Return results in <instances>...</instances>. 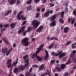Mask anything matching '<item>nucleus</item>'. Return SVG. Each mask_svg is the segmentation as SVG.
<instances>
[{"instance_id":"1a4fd4ad","label":"nucleus","mask_w":76,"mask_h":76,"mask_svg":"<svg viewBox=\"0 0 76 76\" xmlns=\"http://www.w3.org/2000/svg\"><path fill=\"white\" fill-rule=\"evenodd\" d=\"M56 18V15H54L53 16H51L48 18V20H50V21H52L53 20H54Z\"/></svg>"},{"instance_id":"8fccbe9b","label":"nucleus","mask_w":76,"mask_h":76,"mask_svg":"<svg viewBox=\"0 0 76 76\" xmlns=\"http://www.w3.org/2000/svg\"><path fill=\"white\" fill-rule=\"evenodd\" d=\"M4 26H5V27H8L9 26V25L8 24L4 25Z\"/></svg>"},{"instance_id":"c03bdc74","label":"nucleus","mask_w":76,"mask_h":76,"mask_svg":"<svg viewBox=\"0 0 76 76\" xmlns=\"http://www.w3.org/2000/svg\"><path fill=\"white\" fill-rule=\"evenodd\" d=\"M55 4L52 3L50 4V7H52L54 6Z\"/></svg>"},{"instance_id":"58836bf2","label":"nucleus","mask_w":76,"mask_h":76,"mask_svg":"<svg viewBox=\"0 0 76 76\" xmlns=\"http://www.w3.org/2000/svg\"><path fill=\"white\" fill-rule=\"evenodd\" d=\"M30 75V73L29 72H27L25 75L26 76H29Z\"/></svg>"},{"instance_id":"de8ad7c7","label":"nucleus","mask_w":76,"mask_h":76,"mask_svg":"<svg viewBox=\"0 0 76 76\" xmlns=\"http://www.w3.org/2000/svg\"><path fill=\"white\" fill-rule=\"evenodd\" d=\"M26 21H24L23 22L22 25H25V24H26Z\"/></svg>"},{"instance_id":"393cba45","label":"nucleus","mask_w":76,"mask_h":76,"mask_svg":"<svg viewBox=\"0 0 76 76\" xmlns=\"http://www.w3.org/2000/svg\"><path fill=\"white\" fill-rule=\"evenodd\" d=\"M53 39H55V40H58V39H57L56 37H53L51 38L50 39V40L51 41V40H52Z\"/></svg>"},{"instance_id":"680f3d73","label":"nucleus","mask_w":76,"mask_h":76,"mask_svg":"<svg viewBox=\"0 0 76 76\" xmlns=\"http://www.w3.org/2000/svg\"><path fill=\"white\" fill-rule=\"evenodd\" d=\"M16 46V45L15 44V43L14 44H13V47L14 48H15V47Z\"/></svg>"},{"instance_id":"4be33fe9","label":"nucleus","mask_w":76,"mask_h":76,"mask_svg":"<svg viewBox=\"0 0 76 76\" xmlns=\"http://www.w3.org/2000/svg\"><path fill=\"white\" fill-rule=\"evenodd\" d=\"M15 23H12L10 25V26H11V28H14L15 27Z\"/></svg>"},{"instance_id":"9b49d317","label":"nucleus","mask_w":76,"mask_h":76,"mask_svg":"<svg viewBox=\"0 0 76 76\" xmlns=\"http://www.w3.org/2000/svg\"><path fill=\"white\" fill-rule=\"evenodd\" d=\"M43 28V27L42 26H41L39 27V28L36 30L37 32H42V29Z\"/></svg>"},{"instance_id":"a19ab883","label":"nucleus","mask_w":76,"mask_h":76,"mask_svg":"<svg viewBox=\"0 0 76 76\" xmlns=\"http://www.w3.org/2000/svg\"><path fill=\"white\" fill-rule=\"evenodd\" d=\"M40 0H34V2L36 3H38L39 2Z\"/></svg>"},{"instance_id":"dca6fc26","label":"nucleus","mask_w":76,"mask_h":76,"mask_svg":"<svg viewBox=\"0 0 76 76\" xmlns=\"http://www.w3.org/2000/svg\"><path fill=\"white\" fill-rule=\"evenodd\" d=\"M45 68V64H43L41 65L39 67V70H42L43 69V68Z\"/></svg>"},{"instance_id":"39448f33","label":"nucleus","mask_w":76,"mask_h":76,"mask_svg":"<svg viewBox=\"0 0 76 76\" xmlns=\"http://www.w3.org/2000/svg\"><path fill=\"white\" fill-rule=\"evenodd\" d=\"M40 22H37V20H33L31 22V25L33 26L35 28H37L40 25Z\"/></svg>"},{"instance_id":"2f4dec72","label":"nucleus","mask_w":76,"mask_h":76,"mask_svg":"<svg viewBox=\"0 0 76 76\" xmlns=\"http://www.w3.org/2000/svg\"><path fill=\"white\" fill-rule=\"evenodd\" d=\"M59 21H60L62 23H64V20L62 19H59Z\"/></svg>"},{"instance_id":"c9c22d12","label":"nucleus","mask_w":76,"mask_h":76,"mask_svg":"<svg viewBox=\"0 0 76 76\" xmlns=\"http://www.w3.org/2000/svg\"><path fill=\"white\" fill-rule=\"evenodd\" d=\"M71 43V42L70 41H68L67 42L66 44V45H68L69 44Z\"/></svg>"},{"instance_id":"7c9ffc66","label":"nucleus","mask_w":76,"mask_h":76,"mask_svg":"<svg viewBox=\"0 0 76 76\" xmlns=\"http://www.w3.org/2000/svg\"><path fill=\"white\" fill-rule=\"evenodd\" d=\"M75 45H76V42L75 43H74L72 44V48H74L75 47Z\"/></svg>"},{"instance_id":"bf43d9fd","label":"nucleus","mask_w":76,"mask_h":76,"mask_svg":"<svg viewBox=\"0 0 76 76\" xmlns=\"http://www.w3.org/2000/svg\"><path fill=\"white\" fill-rule=\"evenodd\" d=\"M20 3V1L19 0H18L17 1V4H19Z\"/></svg>"},{"instance_id":"5701e85b","label":"nucleus","mask_w":76,"mask_h":76,"mask_svg":"<svg viewBox=\"0 0 76 76\" xmlns=\"http://www.w3.org/2000/svg\"><path fill=\"white\" fill-rule=\"evenodd\" d=\"M61 66L62 69H63L66 67V65L64 64H62L61 65Z\"/></svg>"},{"instance_id":"0e129e2a","label":"nucleus","mask_w":76,"mask_h":76,"mask_svg":"<svg viewBox=\"0 0 76 76\" xmlns=\"http://www.w3.org/2000/svg\"><path fill=\"white\" fill-rule=\"evenodd\" d=\"M4 41H5V42L6 43L8 44L6 40L5 39H4Z\"/></svg>"},{"instance_id":"423d86ee","label":"nucleus","mask_w":76,"mask_h":76,"mask_svg":"<svg viewBox=\"0 0 76 76\" xmlns=\"http://www.w3.org/2000/svg\"><path fill=\"white\" fill-rule=\"evenodd\" d=\"M23 11H21L20 12L17 16V18L19 20L22 19L23 20H24L26 19V17H23V15H21Z\"/></svg>"},{"instance_id":"f704fd0d","label":"nucleus","mask_w":76,"mask_h":76,"mask_svg":"<svg viewBox=\"0 0 76 76\" xmlns=\"http://www.w3.org/2000/svg\"><path fill=\"white\" fill-rule=\"evenodd\" d=\"M39 13H37L36 14V17L37 18H38L39 17Z\"/></svg>"},{"instance_id":"412c9836","label":"nucleus","mask_w":76,"mask_h":76,"mask_svg":"<svg viewBox=\"0 0 76 76\" xmlns=\"http://www.w3.org/2000/svg\"><path fill=\"white\" fill-rule=\"evenodd\" d=\"M26 8H27V10H31L32 8L31 6V5H30L28 7H26Z\"/></svg>"},{"instance_id":"e433bc0d","label":"nucleus","mask_w":76,"mask_h":76,"mask_svg":"<svg viewBox=\"0 0 76 76\" xmlns=\"http://www.w3.org/2000/svg\"><path fill=\"white\" fill-rule=\"evenodd\" d=\"M49 12V13L50 14H52V13H53V11L52 10H51L50 11H48Z\"/></svg>"},{"instance_id":"4d7b16f0","label":"nucleus","mask_w":76,"mask_h":76,"mask_svg":"<svg viewBox=\"0 0 76 76\" xmlns=\"http://www.w3.org/2000/svg\"><path fill=\"white\" fill-rule=\"evenodd\" d=\"M32 70V68L30 69L29 70V72H31Z\"/></svg>"},{"instance_id":"603ef678","label":"nucleus","mask_w":76,"mask_h":76,"mask_svg":"<svg viewBox=\"0 0 76 76\" xmlns=\"http://www.w3.org/2000/svg\"><path fill=\"white\" fill-rule=\"evenodd\" d=\"M44 0H42V2L43 3H44L46 2V0H45L44 1Z\"/></svg>"},{"instance_id":"a18cd8bd","label":"nucleus","mask_w":76,"mask_h":76,"mask_svg":"<svg viewBox=\"0 0 76 76\" xmlns=\"http://www.w3.org/2000/svg\"><path fill=\"white\" fill-rule=\"evenodd\" d=\"M69 75V73L68 72H66L64 74L65 76H67Z\"/></svg>"},{"instance_id":"a211bd4d","label":"nucleus","mask_w":76,"mask_h":76,"mask_svg":"<svg viewBox=\"0 0 76 76\" xmlns=\"http://www.w3.org/2000/svg\"><path fill=\"white\" fill-rule=\"evenodd\" d=\"M7 48H6L5 49H4V48H3L2 49V52L4 53H5L7 51Z\"/></svg>"},{"instance_id":"cd10ccee","label":"nucleus","mask_w":76,"mask_h":76,"mask_svg":"<svg viewBox=\"0 0 76 76\" xmlns=\"http://www.w3.org/2000/svg\"><path fill=\"white\" fill-rule=\"evenodd\" d=\"M71 59H69L68 61L66 63V65H68L70 64L71 63V61H70Z\"/></svg>"},{"instance_id":"ddd939ff","label":"nucleus","mask_w":76,"mask_h":76,"mask_svg":"<svg viewBox=\"0 0 76 76\" xmlns=\"http://www.w3.org/2000/svg\"><path fill=\"white\" fill-rule=\"evenodd\" d=\"M56 25V21L55 20H53L50 24V26H53Z\"/></svg>"},{"instance_id":"09e8293b","label":"nucleus","mask_w":76,"mask_h":76,"mask_svg":"<svg viewBox=\"0 0 76 76\" xmlns=\"http://www.w3.org/2000/svg\"><path fill=\"white\" fill-rule=\"evenodd\" d=\"M61 16L62 17L64 15V12H63L61 13Z\"/></svg>"},{"instance_id":"9d476101","label":"nucleus","mask_w":76,"mask_h":76,"mask_svg":"<svg viewBox=\"0 0 76 76\" xmlns=\"http://www.w3.org/2000/svg\"><path fill=\"white\" fill-rule=\"evenodd\" d=\"M25 28H26L25 26L22 27L21 28V30H20L19 31H18V33L19 34H21L23 31H24V30Z\"/></svg>"},{"instance_id":"6e6d98bb","label":"nucleus","mask_w":76,"mask_h":76,"mask_svg":"<svg viewBox=\"0 0 76 76\" xmlns=\"http://www.w3.org/2000/svg\"><path fill=\"white\" fill-rule=\"evenodd\" d=\"M37 12H39L40 11V9L39 8L37 9Z\"/></svg>"},{"instance_id":"a878e982","label":"nucleus","mask_w":76,"mask_h":76,"mask_svg":"<svg viewBox=\"0 0 76 76\" xmlns=\"http://www.w3.org/2000/svg\"><path fill=\"white\" fill-rule=\"evenodd\" d=\"M32 0H28L26 4H31V3Z\"/></svg>"},{"instance_id":"79ce46f5","label":"nucleus","mask_w":76,"mask_h":76,"mask_svg":"<svg viewBox=\"0 0 76 76\" xmlns=\"http://www.w3.org/2000/svg\"><path fill=\"white\" fill-rule=\"evenodd\" d=\"M56 69H57V70H58L59 71H60L61 70V68L59 67H56Z\"/></svg>"},{"instance_id":"473e14b6","label":"nucleus","mask_w":76,"mask_h":76,"mask_svg":"<svg viewBox=\"0 0 76 76\" xmlns=\"http://www.w3.org/2000/svg\"><path fill=\"white\" fill-rule=\"evenodd\" d=\"M73 14L76 16V9H75L73 12Z\"/></svg>"},{"instance_id":"c756f323","label":"nucleus","mask_w":76,"mask_h":76,"mask_svg":"<svg viewBox=\"0 0 76 76\" xmlns=\"http://www.w3.org/2000/svg\"><path fill=\"white\" fill-rule=\"evenodd\" d=\"M48 74V75L49 76H51L50 74L49 73H46V74H42V75H41V76H45L44 75H47Z\"/></svg>"},{"instance_id":"338daca9","label":"nucleus","mask_w":76,"mask_h":76,"mask_svg":"<svg viewBox=\"0 0 76 76\" xmlns=\"http://www.w3.org/2000/svg\"><path fill=\"white\" fill-rule=\"evenodd\" d=\"M65 6L67 7L68 6V4L66 3L65 4H64Z\"/></svg>"},{"instance_id":"49530a36","label":"nucleus","mask_w":76,"mask_h":76,"mask_svg":"<svg viewBox=\"0 0 76 76\" xmlns=\"http://www.w3.org/2000/svg\"><path fill=\"white\" fill-rule=\"evenodd\" d=\"M74 54H71L70 56V57H71V58H72V57H74Z\"/></svg>"},{"instance_id":"69168bd1","label":"nucleus","mask_w":76,"mask_h":76,"mask_svg":"<svg viewBox=\"0 0 76 76\" xmlns=\"http://www.w3.org/2000/svg\"><path fill=\"white\" fill-rule=\"evenodd\" d=\"M55 76H58V74L57 73H55Z\"/></svg>"},{"instance_id":"4c0bfd02","label":"nucleus","mask_w":76,"mask_h":76,"mask_svg":"<svg viewBox=\"0 0 76 76\" xmlns=\"http://www.w3.org/2000/svg\"><path fill=\"white\" fill-rule=\"evenodd\" d=\"M33 67H38L39 66L36 64L33 65L32 66Z\"/></svg>"},{"instance_id":"f3484780","label":"nucleus","mask_w":76,"mask_h":76,"mask_svg":"<svg viewBox=\"0 0 76 76\" xmlns=\"http://www.w3.org/2000/svg\"><path fill=\"white\" fill-rule=\"evenodd\" d=\"M45 52L46 54V55L45 57V59L46 60L49 57V54H48V52L47 50H45Z\"/></svg>"},{"instance_id":"0eeeda50","label":"nucleus","mask_w":76,"mask_h":76,"mask_svg":"<svg viewBox=\"0 0 76 76\" xmlns=\"http://www.w3.org/2000/svg\"><path fill=\"white\" fill-rule=\"evenodd\" d=\"M18 60H17L16 61L13 62V63L12 64V65L11 69L10 71V73L9 75L8 76H10V75H11V73L12 70V68L13 66L15 67L16 66L18 62Z\"/></svg>"},{"instance_id":"ea45409f","label":"nucleus","mask_w":76,"mask_h":76,"mask_svg":"<svg viewBox=\"0 0 76 76\" xmlns=\"http://www.w3.org/2000/svg\"><path fill=\"white\" fill-rule=\"evenodd\" d=\"M65 11L67 12H68V9L67 7H65Z\"/></svg>"},{"instance_id":"f8f14e48","label":"nucleus","mask_w":76,"mask_h":76,"mask_svg":"<svg viewBox=\"0 0 76 76\" xmlns=\"http://www.w3.org/2000/svg\"><path fill=\"white\" fill-rule=\"evenodd\" d=\"M10 4H12L16 3V0H8Z\"/></svg>"},{"instance_id":"37998d69","label":"nucleus","mask_w":76,"mask_h":76,"mask_svg":"<svg viewBox=\"0 0 76 76\" xmlns=\"http://www.w3.org/2000/svg\"><path fill=\"white\" fill-rule=\"evenodd\" d=\"M72 20V18H69L68 19V21L69 23H70V21Z\"/></svg>"},{"instance_id":"3c124183","label":"nucleus","mask_w":76,"mask_h":76,"mask_svg":"<svg viewBox=\"0 0 76 76\" xmlns=\"http://www.w3.org/2000/svg\"><path fill=\"white\" fill-rule=\"evenodd\" d=\"M75 19H73V20L72 21V22H71V24H73L74 21H75Z\"/></svg>"},{"instance_id":"13d9d810","label":"nucleus","mask_w":76,"mask_h":76,"mask_svg":"<svg viewBox=\"0 0 76 76\" xmlns=\"http://www.w3.org/2000/svg\"><path fill=\"white\" fill-rule=\"evenodd\" d=\"M45 9H42V12H44L45 11Z\"/></svg>"},{"instance_id":"20e7f679","label":"nucleus","mask_w":76,"mask_h":76,"mask_svg":"<svg viewBox=\"0 0 76 76\" xmlns=\"http://www.w3.org/2000/svg\"><path fill=\"white\" fill-rule=\"evenodd\" d=\"M28 38L27 37H25L23 39L21 43V44L25 46H27L29 45L30 43L28 42Z\"/></svg>"},{"instance_id":"72a5a7b5","label":"nucleus","mask_w":76,"mask_h":76,"mask_svg":"<svg viewBox=\"0 0 76 76\" xmlns=\"http://www.w3.org/2000/svg\"><path fill=\"white\" fill-rule=\"evenodd\" d=\"M54 44H52L49 47V48L50 49L53 48L54 46Z\"/></svg>"},{"instance_id":"f03ea898","label":"nucleus","mask_w":76,"mask_h":76,"mask_svg":"<svg viewBox=\"0 0 76 76\" xmlns=\"http://www.w3.org/2000/svg\"><path fill=\"white\" fill-rule=\"evenodd\" d=\"M29 59H27L25 61V66H23V65H21L20 66L19 68H18L17 67H15L14 68V70L13 71V72L14 73H15L19 71V70L20 69L21 70H23L24 69V68L26 66H27L28 65V62Z\"/></svg>"},{"instance_id":"f257e3e1","label":"nucleus","mask_w":76,"mask_h":76,"mask_svg":"<svg viewBox=\"0 0 76 76\" xmlns=\"http://www.w3.org/2000/svg\"><path fill=\"white\" fill-rule=\"evenodd\" d=\"M44 46V45L42 44L40 46V47L38 48L37 50L36 51V53H34L33 54V55L31 56V58H34L35 57H36V58L39 61H41L42 60V58L38 56L37 55V54L41 50H42L43 49L42 48Z\"/></svg>"},{"instance_id":"7ed1b4c3","label":"nucleus","mask_w":76,"mask_h":76,"mask_svg":"<svg viewBox=\"0 0 76 76\" xmlns=\"http://www.w3.org/2000/svg\"><path fill=\"white\" fill-rule=\"evenodd\" d=\"M63 52L62 51H61L59 52H58L57 54H56V53H54V52H52L51 53V54L57 56L58 55H59V57L60 58H61L62 57H64L66 55V53H62ZM56 54V55H55Z\"/></svg>"},{"instance_id":"c85d7f7f","label":"nucleus","mask_w":76,"mask_h":76,"mask_svg":"<svg viewBox=\"0 0 76 76\" xmlns=\"http://www.w3.org/2000/svg\"><path fill=\"white\" fill-rule=\"evenodd\" d=\"M28 58V55H26L25 56H24L23 58L24 60H26V59H27Z\"/></svg>"},{"instance_id":"bb28decb","label":"nucleus","mask_w":76,"mask_h":76,"mask_svg":"<svg viewBox=\"0 0 76 76\" xmlns=\"http://www.w3.org/2000/svg\"><path fill=\"white\" fill-rule=\"evenodd\" d=\"M55 62V60H52L50 61V64L51 65H53Z\"/></svg>"},{"instance_id":"5fc2aeb1","label":"nucleus","mask_w":76,"mask_h":76,"mask_svg":"<svg viewBox=\"0 0 76 76\" xmlns=\"http://www.w3.org/2000/svg\"><path fill=\"white\" fill-rule=\"evenodd\" d=\"M27 32H26V31L25 32L23 33V36H25L26 35V33Z\"/></svg>"},{"instance_id":"aec40b11","label":"nucleus","mask_w":76,"mask_h":76,"mask_svg":"<svg viewBox=\"0 0 76 76\" xmlns=\"http://www.w3.org/2000/svg\"><path fill=\"white\" fill-rule=\"evenodd\" d=\"M31 28L30 27H29L28 28L27 30L26 31V32H29L31 31Z\"/></svg>"},{"instance_id":"4468645a","label":"nucleus","mask_w":76,"mask_h":76,"mask_svg":"<svg viewBox=\"0 0 76 76\" xmlns=\"http://www.w3.org/2000/svg\"><path fill=\"white\" fill-rule=\"evenodd\" d=\"M69 27H65L64 28V33H67L69 31Z\"/></svg>"},{"instance_id":"e2e57ef3","label":"nucleus","mask_w":76,"mask_h":76,"mask_svg":"<svg viewBox=\"0 0 76 76\" xmlns=\"http://www.w3.org/2000/svg\"><path fill=\"white\" fill-rule=\"evenodd\" d=\"M72 53H76V50H73V51Z\"/></svg>"},{"instance_id":"b1692460","label":"nucleus","mask_w":76,"mask_h":76,"mask_svg":"<svg viewBox=\"0 0 76 76\" xmlns=\"http://www.w3.org/2000/svg\"><path fill=\"white\" fill-rule=\"evenodd\" d=\"M11 12H12V10H8L7 13L5 14V15H9V14L11 13Z\"/></svg>"},{"instance_id":"052dcab7","label":"nucleus","mask_w":76,"mask_h":76,"mask_svg":"<svg viewBox=\"0 0 76 76\" xmlns=\"http://www.w3.org/2000/svg\"><path fill=\"white\" fill-rule=\"evenodd\" d=\"M35 39L34 38H33L31 39V41H34L35 40Z\"/></svg>"},{"instance_id":"2eb2a0df","label":"nucleus","mask_w":76,"mask_h":76,"mask_svg":"<svg viewBox=\"0 0 76 76\" xmlns=\"http://www.w3.org/2000/svg\"><path fill=\"white\" fill-rule=\"evenodd\" d=\"M49 11H47L44 14V16L45 17H48L49 15Z\"/></svg>"},{"instance_id":"864d4df0","label":"nucleus","mask_w":76,"mask_h":76,"mask_svg":"<svg viewBox=\"0 0 76 76\" xmlns=\"http://www.w3.org/2000/svg\"><path fill=\"white\" fill-rule=\"evenodd\" d=\"M36 76L35 74V73H32L31 75V76Z\"/></svg>"},{"instance_id":"774afa93","label":"nucleus","mask_w":76,"mask_h":76,"mask_svg":"<svg viewBox=\"0 0 76 76\" xmlns=\"http://www.w3.org/2000/svg\"><path fill=\"white\" fill-rule=\"evenodd\" d=\"M17 12V11H14V14H15H15Z\"/></svg>"},{"instance_id":"6e6552de","label":"nucleus","mask_w":76,"mask_h":76,"mask_svg":"<svg viewBox=\"0 0 76 76\" xmlns=\"http://www.w3.org/2000/svg\"><path fill=\"white\" fill-rule=\"evenodd\" d=\"M11 59H8L7 60V66L9 68L11 66V63L12 61Z\"/></svg>"},{"instance_id":"6ab92c4d","label":"nucleus","mask_w":76,"mask_h":76,"mask_svg":"<svg viewBox=\"0 0 76 76\" xmlns=\"http://www.w3.org/2000/svg\"><path fill=\"white\" fill-rule=\"evenodd\" d=\"M12 48H11L8 51H7V53H6V55L7 56H8L10 54V52L12 51Z\"/></svg>"}]
</instances>
